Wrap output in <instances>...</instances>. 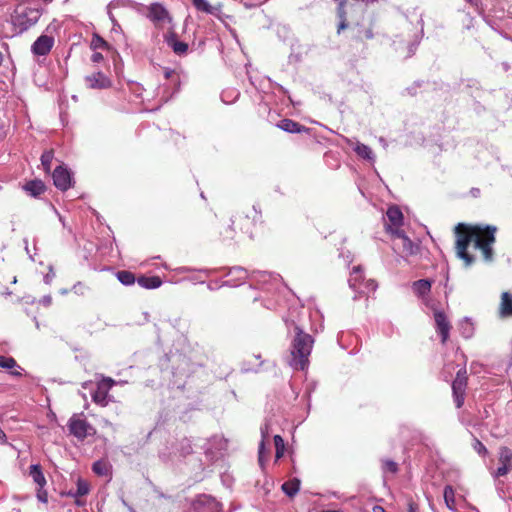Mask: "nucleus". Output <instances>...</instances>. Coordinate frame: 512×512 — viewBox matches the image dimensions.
<instances>
[{"label":"nucleus","mask_w":512,"mask_h":512,"mask_svg":"<svg viewBox=\"0 0 512 512\" xmlns=\"http://www.w3.org/2000/svg\"><path fill=\"white\" fill-rule=\"evenodd\" d=\"M497 227L493 225L458 223L454 227L455 253L464 262L466 267L476 262V257L469 252L472 244L475 249L480 250L485 262L494 260L493 245L496 242Z\"/></svg>","instance_id":"1"},{"label":"nucleus","mask_w":512,"mask_h":512,"mask_svg":"<svg viewBox=\"0 0 512 512\" xmlns=\"http://www.w3.org/2000/svg\"><path fill=\"white\" fill-rule=\"evenodd\" d=\"M258 223H263L261 211L257 210L255 206H251L236 212L231 219V225L222 226L219 234L222 241L233 240L237 231L252 239Z\"/></svg>","instance_id":"2"},{"label":"nucleus","mask_w":512,"mask_h":512,"mask_svg":"<svg viewBox=\"0 0 512 512\" xmlns=\"http://www.w3.org/2000/svg\"><path fill=\"white\" fill-rule=\"evenodd\" d=\"M313 339L309 334L304 333L296 327V335L292 342V365L296 369L304 370L308 364V357L311 353Z\"/></svg>","instance_id":"3"},{"label":"nucleus","mask_w":512,"mask_h":512,"mask_svg":"<svg viewBox=\"0 0 512 512\" xmlns=\"http://www.w3.org/2000/svg\"><path fill=\"white\" fill-rule=\"evenodd\" d=\"M162 29H166L164 39L173 52L179 56L185 55L188 51V44L180 41L174 32L173 19L169 12L162 7Z\"/></svg>","instance_id":"4"},{"label":"nucleus","mask_w":512,"mask_h":512,"mask_svg":"<svg viewBox=\"0 0 512 512\" xmlns=\"http://www.w3.org/2000/svg\"><path fill=\"white\" fill-rule=\"evenodd\" d=\"M67 426L70 434L80 441L96 434V429L86 419L82 418L81 415L78 414L72 415Z\"/></svg>","instance_id":"5"},{"label":"nucleus","mask_w":512,"mask_h":512,"mask_svg":"<svg viewBox=\"0 0 512 512\" xmlns=\"http://www.w3.org/2000/svg\"><path fill=\"white\" fill-rule=\"evenodd\" d=\"M468 385V374L466 368L457 371L456 377L452 382V394L455 406L459 409L464 405L466 389Z\"/></svg>","instance_id":"6"},{"label":"nucleus","mask_w":512,"mask_h":512,"mask_svg":"<svg viewBox=\"0 0 512 512\" xmlns=\"http://www.w3.org/2000/svg\"><path fill=\"white\" fill-rule=\"evenodd\" d=\"M348 282L351 288L359 291L361 294L374 292L377 288V283L374 280L369 279L365 281L360 266L353 267Z\"/></svg>","instance_id":"7"},{"label":"nucleus","mask_w":512,"mask_h":512,"mask_svg":"<svg viewBox=\"0 0 512 512\" xmlns=\"http://www.w3.org/2000/svg\"><path fill=\"white\" fill-rule=\"evenodd\" d=\"M386 216L388 219V223L385 224V230L387 233L393 235L395 234V230H402L403 213L398 206H390L387 209Z\"/></svg>","instance_id":"8"},{"label":"nucleus","mask_w":512,"mask_h":512,"mask_svg":"<svg viewBox=\"0 0 512 512\" xmlns=\"http://www.w3.org/2000/svg\"><path fill=\"white\" fill-rule=\"evenodd\" d=\"M53 183L57 189L60 191H67L72 186V176L70 171L60 165L55 168L52 173Z\"/></svg>","instance_id":"9"},{"label":"nucleus","mask_w":512,"mask_h":512,"mask_svg":"<svg viewBox=\"0 0 512 512\" xmlns=\"http://www.w3.org/2000/svg\"><path fill=\"white\" fill-rule=\"evenodd\" d=\"M113 384L114 380L111 378H103L101 381H99L97 383L96 390L92 393V400L100 406H106L108 392Z\"/></svg>","instance_id":"10"},{"label":"nucleus","mask_w":512,"mask_h":512,"mask_svg":"<svg viewBox=\"0 0 512 512\" xmlns=\"http://www.w3.org/2000/svg\"><path fill=\"white\" fill-rule=\"evenodd\" d=\"M500 466L496 470V476L501 477L508 474L512 470V450L506 446L499 449Z\"/></svg>","instance_id":"11"},{"label":"nucleus","mask_w":512,"mask_h":512,"mask_svg":"<svg viewBox=\"0 0 512 512\" xmlns=\"http://www.w3.org/2000/svg\"><path fill=\"white\" fill-rule=\"evenodd\" d=\"M434 320L436 323V328L438 333L441 336V341L445 344L449 338V333L451 330V324L447 319L446 314L443 311L436 310L434 312Z\"/></svg>","instance_id":"12"},{"label":"nucleus","mask_w":512,"mask_h":512,"mask_svg":"<svg viewBox=\"0 0 512 512\" xmlns=\"http://www.w3.org/2000/svg\"><path fill=\"white\" fill-rule=\"evenodd\" d=\"M54 45V38L48 35L39 36L33 43L31 50L33 54L38 56H45L49 54Z\"/></svg>","instance_id":"13"},{"label":"nucleus","mask_w":512,"mask_h":512,"mask_svg":"<svg viewBox=\"0 0 512 512\" xmlns=\"http://www.w3.org/2000/svg\"><path fill=\"white\" fill-rule=\"evenodd\" d=\"M391 236L400 240V249L402 254L411 256L418 253L419 247L411 241L403 230H395V234Z\"/></svg>","instance_id":"14"},{"label":"nucleus","mask_w":512,"mask_h":512,"mask_svg":"<svg viewBox=\"0 0 512 512\" xmlns=\"http://www.w3.org/2000/svg\"><path fill=\"white\" fill-rule=\"evenodd\" d=\"M86 86L91 89H105L110 87V79L102 72H95L85 77Z\"/></svg>","instance_id":"15"},{"label":"nucleus","mask_w":512,"mask_h":512,"mask_svg":"<svg viewBox=\"0 0 512 512\" xmlns=\"http://www.w3.org/2000/svg\"><path fill=\"white\" fill-rule=\"evenodd\" d=\"M276 126L288 133H307L310 131L306 126L288 118L280 120Z\"/></svg>","instance_id":"16"},{"label":"nucleus","mask_w":512,"mask_h":512,"mask_svg":"<svg viewBox=\"0 0 512 512\" xmlns=\"http://www.w3.org/2000/svg\"><path fill=\"white\" fill-rule=\"evenodd\" d=\"M499 315L501 318L512 317V293L503 292L499 304Z\"/></svg>","instance_id":"17"},{"label":"nucleus","mask_w":512,"mask_h":512,"mask_svg":"<svg viewBox=\"0 0 512 512\" xmlns=\"http://www.w3.org/2000/svg\"><path fill=\"white\" fill-rule=\"evenodd\" d=\"M23 189L33 197H38L43 194L46 190L44 182L40 179L30 180L25 183Z\"/></svg>","instance_id":"18"},{"label":"nucleus","mask_w":512,"mask_h":512,"mask_svg":"<svg viewBox=\"0 0 512 512\" xmlns=\"http://www.w3.org/2000/svg\"><path fill=\"white\" fill-rule=\"evenodd\" d=\"M140 12L151 20L157 27L160 23V4L152 3L149 6L142 7Z\"/></svg>","instance_id":"19"},{"label":"nucleus","mask_w":512,"mask_h":512,"mask_svg":"<svg viewBox=\"0 0 512 512\" xmlns=\"http://www.w3.org/2000/svg\"><path fill=\"white\" fill-rule=\"evenodd\" d=\"M92 471L98 476H111L112 474V465L104 459L98 460L93 463Z\"/></svg>","instance_id":"20"},{"label":"nucleus","mask_w":512,"mask_h":512,"mask_svg":"<svg viewBox=\"0 0 512 512\" xmlns=\"http://www.w3.org/2000/svg\"><path fill=\"white\" fill-rule=\"evenodd\" d=\"M431 286H432L431 281H429L427 279H420L413 283L412 289H413V292L417 296L423 297L430 293Z\"/></svg>","instance_id":"21"},{"label":"nucleus","mask_w":512,"mask_h":512,"mask_svg":"<svg viewBox=\"0 0 512 512\" xmlns=\"http://www.w3.org/2000/svg\"><path fill=\"white\" fill-rule=\"evenodd\" d=\"M29 469V475L32 477L33 481L38 485V487H44L46 485V479L41 466L39 464H33Z\"/></svg>","instance_id":"22"},{"label":"nucleus","mask_w":512,"mask_h":512,"mask_svg":"<svg viewBox=\"0 0 512 512\" xmlns=\"http://www.w3.org/2000/svg\"><path fill=\"white\" fill-rule=\"evenodd\" d=\"M137 283L146 289H155L160 286V278L158 276H140Z\"/></svg>","instance_id":"23"},{"label":"nucleus","mask_w":512,"mask_h":512,"mask_svg":"<svg viewBox=\"0 0 512 512\" xmlns=\"http://www.w3.org/2000/svg\"><path fill=\"white\" fill-rule=\"evenodd\" d=\"M165 78L170 82L172 86V91L165 98V100H167L168 98L172 97L175 92L178 91L180 87V76L177 72L170 70L165 72Z\"/></svg>","instance_id":"24"},{"label":"nucleus","mask_w":512,"mask_h":512,"mask_svg":"<svg viewBox=\"0 0 512 512\" xmlns=\"http://www.w3.org/2000/svg\"><path fill=\"white\" fill-rule=\"evenodd\" d=\"M299 489L300 480L297 478L288 480L282 484L283 492L289 497L295 496L298 493Z\"/></svg>","instance_id":"25"},{"label":"nucleus","mask_w":512,"mask_h":512,"mask_svg":"<svg viewBox=\"0 0 512 512\" xmlns=\"http://www.w3.org/2000/svg\"><path fill=\"white\" fill-rule=\"evenodd\" d=\"M443 496H444L446 506L450 510H455L456 502H455V491H454L453 487L450 485L445 486Z\"/></svg>","instance_id":"26"},{"label":"nucleus","mask_w":512,"mask_h":512,"mask_svg":"<svg viewBox=\"0 0 512 512\" xmlns=\"http://www.w3.org/2000/svg\"><path fill=\"white\" fill-rule=\"evenodd\" d=\"M116 276H117V279L123 285H126V286L134 284L135 281L137 280L135 275L132 272L127 271V270L118 271Z\"/></svg>","instance_id":"27"},{"label":"nucleus","mask_w":512,"mask_h":512,"mask_svg":"<svg viewBox=\"0 0 512 512\" xmlns=\"http://www.w3.org/2000/svg\"><path fill=\"white\" fill-rule=\"evenodd\" d=\"M54 158V150L49 149L45 150L41 155V164L46 173H49L51 170L52 160Z\"/></svg>","instance_id":"28"},{"label":"nucleus","mask_w":512,"mask_h":512,"mask_svg":"<svg viewBox=\"0 0 512 512\" xmlns=\"http://www.w3.org/2000/svg\"><path fill=\"white\" fill-rule=\"evenodd\" d=\"M90 492V484L88 481L78 478L77 480V490L73 494L74 497H83Z\"/></svg>","instance_id":"29"},{"label":"nucleus","mask_w":512,"mask_h":512,"mask_svg":"<svg viewBox=\"0 0 512 512\" xmlns=\"http://www.w3.org/2000/svg\"><path fill=\"white\" fill-rule=\"evenodd\" d=\"M193 6L201 12L213 14L214 8L207 2V0H192Z\"/></svg>","instance_id":"30"},{"label":"nucleus","mask_w":512,"mask_h":512,"mask_svg":"<svg viewBox=\"0 0 512 512\" xmlns=\"http://www.w3.org/2000/svg\"><path fill=\"white\" fill-rule=\"evenodd\" d=\"M274 445H275V457L276 459L281 458L284 455L285 452V444L284 440L280 435L274 436Z\"/></svg>","instance_id":"31"},{"label":"nucleus","mask_w":512,"mask_h":512,"mask_svg":"<svg viewBox=\"0 0 512 512\" xmlns=\"http://www.w3.org/2000/svg\"><path fill=\"white\" fill-rule=\"evenodd\" d=\"M355 152L364 159H372L373 156L371 148L362 143L357 144Z\"/></svg>","instance_id":"32"},{"label":"nucleus","mask_w":512,"mask_h":512,"mask_svg":"<svg viewBox=\"0 0 512 512\" xmlns=\"http://www.w3.org/2000/svg\"><path fill=\"white\" fill-rule=\"evenodd\" d=\"M373 38H374V33H373L372 27L359 29L358 33L356 35V39L361 42H363L365 40H371Z\"/></svg>","instance_id":"33"},{"label":"nucleus","mask_w":512,"mask_h":512,"mask_svg":"<svg viewBox=\"0 0 512 512\" xmlns=\"http://www.w3.org/2000/svg\"><path fill=\"white\" fill-rule=\"evenodd\" d=\"M382 469L384 472H390L396 474L399 470L398 464L390 459L382 460Z\"/></svg>","instance_id":"34"},{"label":"nucleus","mask_w":512,"mask_h":512,"mask_svg":"<svg viewBox=\"0 0 512 512\" xmlns=\"http://www.w3.org/2000/svg\"><path fill=\"white\" fill-rule=\"evenodd\" d=\"M90 46L93 50L106 49L108 48V43L101 36L95 34L93 35Z\"/></svg>","instance_id":"35"},{"label":"nucleus","mask_w":512,"mask_h":512,"mask_svg":"<svg viewBox=\"0 0 512 512\" xmlns=\"http://www.w3.org/2000/svg\"><path fill=\"white\" fill-rule=\"evenodd\" d=\"M17 366V362L12 357L0 356V367L6 369H12Z\"/></svg>","instance_id":"36"},{"label":"nucleus","mask_w":512,"mask_h":512,"mask_svg":"<svg viewBox=\"0 0 512 512\" xmlns=\"http://www.w3.org/2000/svg\"><path fill=\"white\" fill-rule=\"evenodd\" d=\"M27 16V12H23L22 14H17L15 16V20H14V23L15 24H18V25H21V26H24L22 27V30L23 29H27L29 26L33 25L35 21H30L28 24H26L22 18L23 17H26Z\"/></svg>","instance_id":"37"},{"label":"nucleus","mask_w":512,"mask_h":512,"mask_svg":"<svg viewBox=\"0 0 512 512\" xmlns=\"http://www.w3.org/2000/svg\"><path fill=\"white\" fill-rule=\"evenodd\" d=\"M473 448L480 455H486L487 452H488L487 448L485 447V445L480 440H478L476 438L474 439Z\"/></svg>","instance_id":"38"},{"label":"nucleus","mask_w":512,"mask_h":512,"mask_svg":"<svg viewBox=\"0 0 512 512\" xmlns=\"http://www.w3.org/2000/svg\"><path fill=\"white\" fill-rule=\"evenodd\" d=\"M37 499L43 503L48 502V493L44 487H39L37 490Z\"/></svg>","instance_id":"39"},{"label":"nucleus","mask_w":512,"mask_h":512,"mask_svg":"<svg viewBox=\"0 0 512 512\" xmlns=\"http://www.w3.org/2000/svg\"><path fill=\"white\" fill-rule=\"evenodd\" d=\"M91 60L94 63H99L103 60V55L100 52H94L91 56Z\"/></svg>","instance_id":"40"},{"label":"nucleus","mask_w":512,"mask_h":512,"mask_svg":"<svg viewBox=\"0 0 512 512\" xmlns=\"http://www.w3.org/2000/svg\"><path fill=\"white\" fill-rule=\"evenodd\" d=\"M408 511L409 512H418L419 511L418 504L415 503L414 501L410 500L408 503Z\"/></svg>","instance_id":"41"},{"label":"nucleus","mask_w":512,"mask_h":512,"mask_svg":"<svg viewBox=\"0 0 512 512\" xmlns=\"http://www.w3.org/2000/svg\"><path fill=\"white\" fill-rule=\"evenodd\" d=\"M264 449H265V443H264V440H262L259 444V450H258V453H259V461L261 462L262 461V454L264 452Z\"/></svg>","instance_id":"42"},{"label":"nucleus","mask_w":512,"mask_h":512,"mask_svg":"<svg viewBox=\"0 0 512 512\" xmlns=\"http://www.w3.org/2000/svg\"><path fill=\"white\" fill-rule=\"evenodd\" d=\"M7 443V436L5 432L0 428V444H6Z\"/></svg>","instance_id":"43"},{"label":"nucleus","mask_w":512,"mask_h":512,"mask_svg":"<svg viewBox=\"0 0 512 512\" xmlns=\"http://www.w3.org/2000/svg\"><path fill=\"white\" fill-rule=\"evenodd\" d=\"M373 512H386V510L380 505H375L373 507Z\"/></svg>","instance_id":"44"},{"label":"nucleus","mask_w":512,"mask_h":512,"mask_svg":"<svg viewBox=\"0 0 512 512\" xmlns=\"http://www.w3.org/2000/svg\"><path fill=\"white\" fill-rule=\"evenodd\" d=\"M75 504L77 506H83L84 505V501L80 500L79 497H76Z\"/></svg>","instance_id":"45"},{"label":"nucleus","mask_w":512,"mask_h":512,"mask_svg":"<svg viewBox=\"0 0 512 512\" xmlns=\"http://www.w3.org/2000/svg\"><path fill=\"white\" fill-rule=\"evenodd\" d=\"M4 135V125L3 123L0 121V137H2Z\"/></svg>","instance_id":"46"},{"label":"nucleus","mask_w":512,"mask_h":512,"mask_svg":"<svg viewBox=\"0 0 512 512\" xmlns=\"http://www.w3.org/2000/svg\"><path fill=\"white\" fill-rule=\"evenodd\" d=\"M3 61H4V55L2 52H0V66L2 65Z\"/></svg>","instance_id":"47"},{"label":"nucleus","mask_w":512,"mask_h":512,"mask_svg":"<svg viewBox=\"0 0 512 512\" xmlns=\"http://www.w3.org/2000/svg\"><path fill=\"white\" fill-rule=\"evenodd\" d=\"M13 375H17V376H20L21 373L20 372H12Z\"/></svg>","instance_id":"48"}]
</instances>
